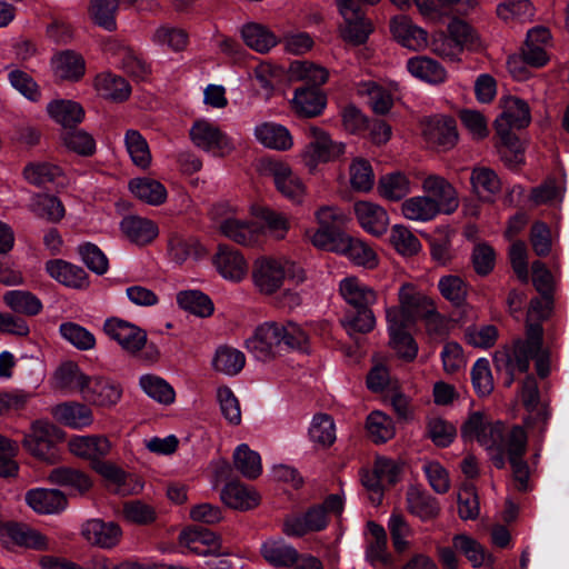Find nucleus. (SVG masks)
Wrapping results in <instances>:
<instances>
[{
  "label": "nucleus",
  "mask_w": 569,
  "mask_h": 569,
  "mask_svg": "<svg viewBox=\"0 0 569 569\" xmlns=\"http://www.w3.org/2000/svg\"><path fill=\"white\" fill-rule=\"evenodd\" d=\"M140 385L150 397L161 403L169 405L174 401V391L172 387L162 378L147 375L140 379Z\"/></svg>",
  "instance_id": "nucleus-62"
},
{
  "label": "nucleus",
  "mask_w": 569,
  "mask_h": 569,
  "mask_svg": "<svg viewBox=\"0 0 569 569\" xmlns=\"http://www.w3.org/2000/svg\"><path fill=\"white\" fill-rule=\"evenodd\" d=\"M81 533L93 546L112 548L120 541L122 532L116 522L91 519L83 525Z\"/></svg>",
  "instance_id": "nucleus-18"
},
{
  "label": "nucleus",
  "mask_w": 569,
  "mask_h": 569,
  "mask_svg": "<svg viewBox=\"0 0 569 569\" xmlns=\"http://www.w3.org/2000/svg\"><path fill=\"white\" fill-rule=\"evenodd\" d=\"M190 138L198 148L217 157H224L234 149V143L228 134L206 120L193 123L190 129Z\"/></svg>",
  "instance_id": "nucleus-11"
},
{
  "label": "nucleus",
  "mask_w": 569,
  "mask_h": 569,
  "mask_svg": "<svg viewBox=\"0 0 569 569\" xmlns=\"http://www.w3.org/2000/svg\"><path fill=\"white\" fill-rule=\"evenodd\" d=\"M519 397L529 416L525 418L527 426L536 421L547 422L550 412L545 403L540 402V392L537 380L533 376H528L521 386Z\"/></svg>",
  "instance_id": "nucleus-16"
},
{
  "label": "nucleus",
  "mask_w": 569,
  "mask_h": 569,
  "mask_svg": "<svg viewBox=\"0 0 569 569\" xmlns=\"http://www.w3.org/2000/svg\"><path fill=\"white\" fill-rule=\"evenodd\" d=\"M500 113V159L511 170L525 162V148L518 131L531 121L528 103L513 96L503 97Z\"/></svg>",
  "instance_id": "nucleus-1"
},
{
  "label": "nucleus",
  "mask_w": 569,
  "mask_h": 569,
  "mask_svg": "<svg viewBox=\"0 0 569 569\" xmlns=\"http://www.w3.org/2000/svg\"><path fill=\"white\" fill-rule=\"evenodd\" d=\"M286 277L305 280V271L293 261L261 258L254 263L252 278L256 287L264 295H272L281 286Z\"/></svg>",
  "instance_id": "nucleus-6"
},
{
  "label": "nucleus",
  "mask_w": 569,
  "mask_h": 569,
  "mask_svg": "<svg viewBox=\"0 0 569 569\" xmlns=\"http://www.w3.org/2000/svg\"><path fill=\"white\" fill-rule=\"evenodd\" d=\"M438 288L441 296L453 307H465L469 288L460 277L453 274L443 276L439 280Z\"/></svg>",
  "instance_id": "nucleus-51"
},
{
  "label": "nucleus",
  "mask_w": 569,
  "mask_h": 569,
  "mask_svg": "<svg viewBox=\"0 0 569 569\" xmlns=\"http://www.w3.org/2000/svg\"><path fill=\"white\" fill-rule=\"evenodd\" d=\"M340 293L346 300L347 309H371L377 301L373 289L361 284L356 278H347L340 283Z\"/></svg>",
  "instance_id": "nucleus-27"
},
{
  "label": "nucleus",
  "mask_w": 569,
  "mask_h": 569,
  "mask_svg": "<svg viewBox=\"0 0 569 569\" xmlns=\"http://www.w3.org/2000/svg\"><path fill=\"white\" fill-rule=\"evenodd\" d=\"M309 435L313 442L323 448L330 447L336 440L333 419L327 413H317L313 417Z\"/></svg>",
  "instance_id": "nucleus-57"
},
{
  "label": "nucleus",
  "mask_w": 569,
  "mask_h": 569,
  "mask_svg": "<svg viewBox=\"0 0 569 569\" xmlns=\"http://www.w3.org/2000/svg\"><path fill=\"white\" fill-rule=\"evenodd\" d=\"M240 32L244 43L257 52L266 53L277 44L276 36L260 23L248 22Z\"/></svg>",
  "instance_id": "nucleus-35"
},
{
  "label": "nucleus",
  "mask_w": 569,
  "mask_h": 569,
  "mask_svg": "<svg viewBox=\"0 0 569 569\" xmlns=\"http://www.w3.org/2000/svg\"><path fill=\"white\" fill-rule=\"evenodd\" d=\"M256 139L267 148L274 150H288L293 141L289 130L273 122H263L254 128Z\"/></svg>",
  "instance_id": "nucleus-29"
},
{
  "label": "nucleus",
  "mask_w": 569,
  "mask_h": 569,
  "mask_svg": "<svg viewBox=\"0 0 569 569\" xmlns=\"http://www.w3.org/2000/svg\"><path fill=\"white\" fill-rule=\"evenodd\" d=\"M122 69L136 79L143 80L150 73V66L141 54L129 47H121L118 53Z\"/></svg>",
  "instance_id": "nucleus-59"
},
{
  "label": "nucleus",
  "mask_w": 569,
  "mask_h": 569,
  "mask_svg": "<svg viewBox=\"0 0 569 569\" xmlns=\"http://www.w3.org/2000/svg\"><path fill=\"white\" fill-rule=\"evenodd\" d=\"M48 479L56 485L70 487L79 495H86L92 488L90 477L78 469L59 467L50 471Z\"/></svg>",
  "instance_id": "nucleus-34"
},
{
  "label": "nucleus",
  "mask_w": 569,
  "mask_h": 569,
  "mask_svg": "<svg viewBox=\"0 0 569 569\" xmlns=\"http://www.w3.org/2000/svg\"><path fill=\"white\" fill-rule=\"evenodd\" d=\"M57 386L60 389L78 390L82 392L90 377L80 371L77 363L68 361L62 363L54 373Z\"/></svg>",
  "instance_id": "nucleus-50"
},
{
  "label": "nucleus",
  "mask_w": 569,
  "mask_h": 569,
  "mask_svg": "<svg viewBox=\"0 0 569 569\" xmlns=\"http://www.w3.org/2000/svg\"><path fill=\"white\" fill-rule=\"evenodd\" d=\"M212 262L217 271L231 281H240L248 272V263L243 254L233 247L219 244L218 250L212 257Z\"/></svg>",
  "instance_id": "nucleus-15"
},
{
  "label": "nucleus",
  "mask_w": 569,
  "mask_h": 569,
  "mask_svg": "<svg viewBox=\"0 0 569 569\" xmlns=\"http://www.w3.org/2000/svg\"><path fill=\"white\" fill-rule=\"evenodd\" d=\"M292 81L305 82L301 88H319L328 80L329 72L326 68L310 61H295L289 68Z\"/></svg>",
  "instance_id": "nucleus-32"
},
{
  "label": "nucleus",
  "mask_w": 569,
  "mask_h": 569,
  "mask_svg": "<svg viewBox=\"0 0 569 569\" xmlns=\"http://www.w3.org/2000/svg\"><path fill=\"white\" fill-rule=\"evenodd\" d=\"M64 432L56 425L36 420L32 422L30 432L22 439V447L34 458L54 463L57 459L56 445L64 440Z\"/></svg>",
  "instance_id": "nucleus-7"
},
{
  "label": "nucleus",
  "mask_w": 569,
  "mask_h": 569,
  "mask_svg": "<svg viewBox=\"0 0 569 569\" xmlns=\"http://www.w3.org/2000/svg\"><path fill=\"white\" fill-rule=\"evenodd\" d=\"M57 77L66 80H79L84 74V60L73 51H63L52 60Z\"/></svg>",
  "instance_id": "nucleus-39"
},
{
  "label": "nucleus",
  "mask_w": 569,
  "mask_h": 569,
  "mask_svg": "<svg viewBox=\"0 0 569 569\" xmlns=\"http://www.w3.org/2000/svg\"><path fill=\"white\" fill-rule=\"evenodd\" d=\"M391 32L396 40L411 50H421L428 46V33L416 26L408 17L400 16L391 20Z\"/></svg>",
  "instance_id": "nucleus-17"
},
{
  "label": "nucleus",
  "mask_w": 569,
  "mask_h": 569,
  "mask_svg": "<svg viewBox=\"0 0 569 569\" xmlns=\"http://www.w3.org/2000/svg\"><path fill=\"white\" fill-rule=\"evenodd\" d=\"M378 191L381 197L399 201L411 191V181L401 171H393L381 176L378 180Z\"/></svg>",
  "instance_id": "nucleus-36"
},
{
  "label": "nucleus",
  "mask_w": 569,
  "mask_h": 569,
  "mask_svg": "<svg viewBox=\"0 0 569 569\" xmlns=\"http://www.w3.org/2000/svg\"><path fill=\"white\" fill-rule=\"evenodd\" d=\"M399 301L400 309L415 315L416 319L420 317L426 309H429L433 305L431 299L419 292H415L409 284H403L401 287L399 291Z\"/></svg>",
  "instance_id": "nucleus-61"
},
{
  "label": "nucleus",
  "mask_w": 569,
  "mask_h": 569,
  "mask_svg": "<svg viewBox=\"0 0 569 569\" xmlns=\"http://www.w3.org/2000/svg\"><path fill=\"white\" fill-rule=\"evenodd\" d=\"M151 40L157 46L168 47L173 51H181L187 47L188 36L182 29L160 26L154 30Z\"/></svg>",
  "instance_id": "nucleus-58"
},
{
  "label": "nucleus",
  "mask_w": 569,
  "mask_h": 569,
  "mask_svg": "<svg viewBox=\"0 0 569 569\" xmlns=\"http://www.w3.org/2000/svg\"><path fill=\"white\" fill-rule=\"evenodd\" d=\"M532 358L536 359L538 376L546 378L550 372V358L549 352L542 349V327L541 325L529 323L527 339L517 341L512 351L507 353L506 367L510 372L507 386L512 383L516 370L520 372L528 370Z\"/></svg>",
  "instance_id": "nucleus-4"
},
{
  "label": "nucleus",
  "mask_w": 569,
  "mask_h": 569,
  "mask_svg": "<svg viewBox=\"0 0 569 569\" xmlns=\"http://www.w3.org/2000/svg\"><path fill=\"white\" fill-rule=\"evenodd\" d=\"M120 227L123 234L138 246L151 243L159 233L158 226L152 220L141 216H124Z\"/></svg>",
  "instance_id": "nucleus-20"
},
{
  "label": "nucleus",
  "mask_w": 569,
  "mask_h": 569,
  "mask_svg": "<svg viewBox=\"0 0 569 569\" xmlns=\"http://www.w3.org/2000/svg\"><path fill=\"white\" fill-rule=\"evenodd\" d=\"M305 237L320 250L338 252L345 240L346 233L333 222L327 220H319L317 229H307Z\"/></svg>",
  "instance_id": "nucleus-23"
},
{
  "label": "nucleus",
  "mask_w": 569,
  "mask_h": 569,
  "mask_svg": "<svg viewBox=\"0 0 569 569\" xmlns=\"http://www.w3.org/2000/svg\"><path fill=\"white\" fill-rule=\"evenodd\" d=\"M26 501L41 515L58 513L68 505L66 495L58 489H31L26 493Z\"/></svg>",
  "instance_id": "nucleus-19"
},
{
  "label": "nucleus",
  "mask_w": 569,
  "mask_h": 569,
  "mask_svg": "<svg viewBox=\"0 0 569 569\" xmlns=\"http://www.w3.org/2000/svg\"><path fill=\"white\" fill-rule=\"evenodd\" d=\"M458 118L472 139L482 140L488 137V120L480 111L465 108L458 111Z\"/></svg>",
  "instance_id": "nucleus-60"
},
{
  "label": "nucleus",
  "mask_w": 569,
  "mask_h": 569,
  "mask_svg": "<svg viewBox=\"0 0 569 569\" xmlns=\"http://www.w3.org/2000/svg\"><path fill=\"white\" fill-rule=\"evenodd\" d=\"M309 143L302 151V159L309 169H315L319 163L333 161L345 153L346 146L333 141L321 128L311 126L308 128Z\"/></svg>",
  "instance_id": "nucleus-10"
},
{
  "label": "nucleus",
  "mask_w": 569,
  "mask_h": 569,
  "mask_svg": "<svg viewBox=\"0 0 569 569\" xmlns=\"http://www.w3.org/2000/svg\"><path fill=\"white\" fill-rule=\"evenodd\" d=\"M266 174L272 177L277 190L293 202H300L305 196V184L291 167L276 159H264L261 162Z\"/></svg>",
  "instance_id": "nucleus-12"
},
{
  "label": "nucleus",
  "mask_w": 569,
  "mask_h": 569,
  "mask_svg": "<svg viewBox=\"0 0 569 569\" xmlns=\"http://www.w3.org/2000/svg\"><path fill=\"white\" fill-rule=\"evenodd\" d=\"M94 87L101 97L118 102L128 99L131 92L129 83L122 77L109 72L97 76Z\"/></svg>",
  "instance_id": "nucleus-38"
},
{
  "label": "nucleus",
  "mask_w": 569,
  "mask_h": 569,
  "mask_svg": "<svg viewBox=\"0 0 569 569\" xmlns=\"http://www.w3.org/2000/svg\"><path fill=\"white\" fill-rule=\"evenodd\" d=\"M236 469L248 479H256L261 473L260 456L247 445L239 446L233 453Z\"/></svg>",
  "instance_id": "nucleus-52"
},
{
  "label": "nucleus",
  "mask_w": 569,
  "mask_h": 569,
  "mask_svg": "<svg viewBox=\"0 0 569 569\" xmlns=\"http://www.w3.org/2000/svg\"><path fill=\"white\" fill-rule=\"evenodd\" d=\"M23 176L34 186L56 183L58 187H64L67 184L62 169L49 162L29 163L23 170Z\"/></svg>",
  "instance_id": "nucleus-31"
},
{
  "label": "nucleus",
  "mask_w": 569,
  "mask_h": 569,
  "mask_svg": "<svg viewBox=\"0 0 569 569\" xmlns=\"http://www.w3.org/2000/svg\"><path fill=\"white\" fill-rule=\"evenodd\" d=\"M407 69L413 77L428 83H441L447 77L445 68L438 61L426 56L409 59Z\"/></svg>",
  "instance_id": "nucleus-33"
},
{
  "label": "nucleus",
  "mask_w": 569,
  "mask_h": 569,
  "mask_svg": "<svg viewBox=\"0 0 569 569\" xmlns=\"http://www.w3.org/2000/svg\"><path fill=\"white\" fill-rule=\"evenodd\" d=\"M103 330L130 353H137L147 343L144 330L118 318L108 319L104 322Z\"/></svg>",
  "instance_id": "nucleus-13"
},
{
  "label": "nucleus",
  "mask_w": 569,
  "mask_h": 569,
  "mask_svg": "<svg viewBox=\"0 0 569 569\" xmlns=\"http://www.w3.org/2000/svg\"><path fill=\"white\" fill-rule=\"evenodd\" d=\"M453 548L460 551L473 567H480L488 560L490 563L493 562V558L487 552L485 547L476 539L467 535H456L452 538Z\"/></svg>",
  "instance_id": "nucleus-45"
},
{
  "label": "nucleus",
  "mask_w": 569,
  "mask_h": 569,
  "mask_svg": "<svg viewBox=\"0 0 569 569\" xmlns=\"http://www.w3.org/2000/svg\"><path fill=\"white\" fill-rule=\"evenodd\" d=\"M3 300L13 311L27 316H36L42 309L41 301L29 291H9Z\"/></svg>",
  "instance_id": "nucleus-54"
},
{
  "label": "nucleus",
  "mask_w": 569,
  "mask_h": 569,
  "mask_svg": "<svg viewBox=\"0 0 569 569\" xmlns=\"http://www.w3.org/2000/svg\"><path fill=\"white\" fill-rule=\"evenodd\" d=\"M261 228L257 220L239 219L236 217H230L220 224V231L223 236L244 246L258 240Z\"/></svg>",
  "instance_id": "nucleus-26"
},
{
  "label": "nucleus",
  "mask_w": 569,
  "mask_h": 569,
  "mask_svg": "<svg viewBox=\"0 0 569 569\" xmlns=\"http://www.w3.org/2000/svg\"><path fill=\"white\" fill-rule=\"evenodd\" d=\"M49 116L64 128H72L84 117L83 108L76 101L54 100L47 106Z\"/></svg>",
  "instance_id": "nucleus-37"
},
{
  "label": "nucleus",
  "mask_w": 569,
  "mask_h": 569,
  "mask_svg": "<svg viewBox=\"0 0 569 569\" xmlns=\"http://www.w3.org/2000/svg\"><path fill=\"white\" fill-rule=\"evenodd\" d=\"M465 441L476 439L486 450L491 451V461L498 467V422L492 421L485 412H471L460 428Z\"/></svg>",
  "instance_id": "nucleus-9"
},
{
  "label": "nucleus",
  "mask_w": 569,
  "mask_h": 569,
  "mask_svg": "<svg viewBox=\"0 0 569 569\" xmlns=\"http://www.w3.org/2000/svg\"><path fill=\"white\" fill-rule=\"evenodd\" d=\"M327 106V97L319 88H297L292 107L302 117L313 118L322 113Z\"/></svg>",
  "instance_id": "nucleus-24"
},
{
  "label": "nucleus",
  "mask_w": 569,
  "mask_h": 569,
  "mask_svg": "<svg viewBox=\"0 0 569 569\" xmlns=\"http://www.w3.org/2000/svg\"><path fill=\"white\" fill-rule=\"evenodd\" d=\"M177 300L182 309L198 317H209L213 312L212 301L201 291H181L178 293Z\"/></svg>",
  "instance_id": "nucleus-53"
},
{
  "label": "nucleus",
  "mask_w": 569,
  "mask_h": 569,
  "mask_svg": "<svg viewBox=\"0 0 569 569\" xmlns=\"http://www.w3.org/2000/svg\"><path fill=\"white\" fill-rule=\"evenodd\" d=\"M46 269L53 279L67 287L81 289L88 284L87 272L81 267L64 260L48 261Z\"/></svg>",
  "instance_id": "nucleus-28"
},
{
  "label": "nucleus",
  "mask_w": 569,
  "mask_h": 569,
  "mask_svg": "<svg viewBox=\"0 0 569 569\" xmlns=\"http://www.w3.org/2000/svg\"><path fill=\"white\" fill-rule=\"evenodd\" d=\"M220 498L229 508L246 511L260 503L259 493L239 481L228 482L221 490Z\"/></svg>",
  "instance_id": "nucleus-21"
},
{
  "label": "nucleus",
  "mask_w": 569,
  "mask_h": 569,
  "mask_svg": "<svg viewBox=\"0 0 569 569\" xmlns=\"http://www.w3.org/2000/svg\"><path fill=\"white\" fill-rule=\"evenodd\" d=\"M3 530L19 546L42 549L47 545L46 537L27 525L8 522L3 525Z\"/></svg>",
  "instance_id": "nucleus-47"
},
{
  "label": "nucleus",
  "mask_w": 569,
  "mask_h": 569,
  "mask_svg": "<svg viewBox=\"0 0 569 569\" xmlns=\"http://www.w3.org/2000/svg\"><path fill=\"white\" fill-rule=\"evenodd\" d=\"M53 415L59 421L73 428L88 426L92 421L91 409L79 402L58 405L53 409Z\"/></svg>",
  "instance_id": "nucleus-43"
},
{
  "label": "nucleus",
  "mask_w": 569,
  "mask_h": 569,
  "mask_svg": "<svg viewBox=\"0 0 569 569\" xmlns=\"http://www.w3.org/2000/svg\"><path fill=\"white\" fill-rule=\"evenodd\" d=\"M261 552L263 558L276 567H290L299 559V553L296 549L279 542L264 543Z\"/></svg>",
  "instance_id": "nucleus-56"
},
{
  "label": "nucleus",
  "mask_w": 569,
  "mask_h": 569,
  "mask_svg": "<svg viewBox=\"0 0 569 569\" xmlns=\"http://www.w3.org/2000/svg\"><path fill=\"white\" fill-rule=\"evenodd\" d=\"M338 253L346 254L351 261L358 266L372 269L377 266V254L365 242L353 239L346 234L345 240L338 247Z\"/></svg>",
  "instance_id": "nucleus-40"
},
{
  "label": "nucleus",
  "mask_w": 569,
  "mask_h": 569,
  "mask_svg": "<svg viewBox=\"0 0 569 569\" xmlns=\"http://www.w3.org/2000/svg\"><path fill=\"white\" fill-rule=\"evenodd\" d=\"M426 141L440 150L453 148L458 141L456 121L449 117H433L422 122Z\"/></svg>",
  "instance_id": "nucleus-14"
},
{
  "label": "nucleus",
  "mask_w": 569,
  "mask_h": 569,
  "mask_svg": "<svg viewBox=\"0 0 569 569\" xmlns=\"http://www.w3.org/2000/svg\"><path fill=\"white\" fill-rule=\"evenodd\" d=\"M458 513L462 520H473L479 516V502L472 483H463L458 492Z\"/></svg>",
  "instance_id": "nucleus-64"
},
{
  "label": "nucleus",
  "mask_w": 569,
  "mask_h": 569,
  "mask_svg": "<svg viewBox=\"0 0 569 569\" xmlns=\"http://www.w3.org/2000/svg\"><path fill=\"white\" fill-rule=\"evenodd\" d=\"M470 180L473 192L480 200L487 202H493L496 200L498 179L493 170L485 167L475 168Z\"/></svg>",
  "instance_id": "nucleus-42"
},
{
  "label": "nucleus",
  "mask_w": 569,
  "mask_h": 569,
  "mask_svg": "<svg viewBox=\"0 0 569 569\" xmlns=\"http://www.w3.org/2000/svg\"><path fill=\"white\" fill-rule=\"evenodd\" d=\"M129 189L138 199L153 206L161 204L167 198V190L163 184L150 178L131 180Z\"/></svg>",
  "instance_id": "nucleus-41"
},
{
  "label": "nucleus",
  "mask_w": 569,
  "mask_h": 569,
  "mask_svg": "<svg viewBox=\"0 0 569 569\" xmlns=\"http://www.w3.org/2000/svg\"><path fill=\"white\" fill-rule=\"evenodd\" d=\"M528 437L521 426H513L500 441V451L506 456L512 475V486L518 491L529 488V466L525 460Z\"/></svg>",
  "instance_id": "nucleus-5"
},
{
  "label": "nucleus",
  "mask_w": 569,
  "mask_h": 569,
  "mask_svg": "<svg viewBox=\"0 0 569 569\" xmlns=\"http://www.w3.org/2000/svg\"><path fill=\"white\" fill-rule=\"evenodd\" d=\"M124 144L132 162L141 168L147 169L151 164V152L147 140L134 129H129L124 133Z\"/></svg>",
  "instance_id": "nucleus-46"
},
{
  "label": "nucleus",
  "mask_w": 569,
  "mask_h": 569,
  "mask_svg": "<svg viewBox=\"0 0 569 569\" xmlns=\"http://www.w3.org/2000/svg\"><path fill=\"white\" fill-rule=\"evenodd\" d=\"M340 322L347 333L352 337L355 333L366 335L372 331L376 317L371 309H346Z\"/></svg>",
  "instance_id": "nucleus-44"
},
{
  "label": "nucleus",
  "mask_w": 569,
  "mask_h": 569,
  "mask_svg": "<svg viewBox=\"0 0 569 569\" xmlns=\"http://www.w3.org/2000/svg\"><path fill=\"white\" fill-rule=\"evenodd\" d=\"M423 196H416L402 202V211L410 213H453L459 208L456 188L443 177L427 176L421 183Z\"/></svg>",
  "instance_id": "nucleus-3"
},
{
  "label": "nucleus",
  "mask_w": 569,
  "mask_h": 569,
  "mask_svg": "<svg viewBox=\"0 0 569 569\" xmlns=\"http://www.w3.org/2000/svg\"><path fill=\"white\" fill-rule=\"evenodd\" d=\"M81 393L84 400L96 406L110 407L119 401L121 389L101 377H90Z\"/></svg>",
  "instance_id": "nucleus-22"
},
{
  "label": "nucleus",
  "mask_w": 569,
  "mask_h": 569,
  "mask_svg": "<svg viewBox=\"0 0 569 569\" xmlns=\"http://www.w3.org/2000/svg\"><path fill=\"white\" fill-rule=\"evenodd\" d=\"M407 505L408 511L421 520H432L440 512L438 500L415 486H411L407 491Z\"/></svg>",
  "instance_id": "nucleus-30"
},
{
  "label": "nucleus",
  "mask_w": 569,
  "mask_h": 569,
  "mask_svg": "<svg viewBox=\"0 0 569 569\" xmlns=\"http://www.w3.org/2000/svg\"><path fill=\"white\" fill-rule=\"evenodd\" d=\"M69 449L74 456L88 459L91 467L96 459L109 455L111 443L104 436L77 437L69 441Z\"/></svg>",
  "instance_id": "nucleus-25"
},
{
  "label": "nucleus",
  "mask_w": 569,
  "mask_h": 569,
  "mask_svg": "<svg viewBox=\"0 0 569 569\" xmlns=\"http://www.w3.org/2000/svg\"><path fill=\"white\" fill-rule=\"evenodd\" d=\"M307 340L306 332L293 322L287 325L267 322L256 329L254 335L247 340L246 345L257 358L269 359L282 351L301 349Z\"/></svg>",
  "instance_id": "nucleus-2"
},
{
  "label": "nucleus",
  "mask_w": 569,
  "mask_h": 569,
  "mask_svg": "<svg viewBox=\"0 0 569 569\" xmlns=\"http://www.w3.org/2000/svg\"><path fill=\"white\" fill-rule=\"evenodd\" d=\"M343 23L340 26L341 38L355 46L365 43L373 31L372 22L366 17L357 0H336Z\"/></svg>",
  "instance_id": "nucleus-8"
},
{
  "label": "nucleus",
  "mask_w": 569,
  "mask_h": 569,
  "mask_svg": "<svg viewBox=\"0 0 569 569\" xmlns=\"http://www.w3.org/2000/svg\"><path fill=\"white\" fill-rule=\"evenodd\" d=\"M349 181L356 191H370L375 184V173L370 162L363 158L353 159L349 166Z\"/></svg>",
  "instance_id": "nucleus-49"
},
{
  "label": "nucleus",
  "mask_w": 569,
  "mask_h": 569,
  "mask_svg": "<svg viewBox=\"0 0 569 569\" xmlns=\"http://www.w3.org/2000/svg\"><path fill=\"white\" fill-rule=\"evenodd\" d=\"M370 438L376 443L386 442L395 436L392 419L381 411H373L366 423Z\"/></svg>",
  "instance_id": "nucleus-55"
},
{
  "label": "nucleus",
  "mask_w": 569,
  "mask_h": 569,
  "mask_svg": "<svg viewBox=\"0 0 569 569\" xmlns=\"http://www.w3.org/2000/svg\"><path fill=\"white\" fill-rule=\"evenodd\" d=\"M244 355L228 346L218 348L212 362L217 371L229 376L239 373L244 367Z\"/></svg>",
  "instance_id": "nucleus-48"
},
{
  "label": "nucleus",
  "mask_w": 569,
  "mask_h": 569,
  "mask_svg": "<svg viewBox=\"0 0 569 569\" xmlns=\"http://www.w3.org/2000/svg\"><path fill=\"white\" fill-rule=\"evenodd\" d=\"M471 380L475 390L480 397L490 395L495 383L489 361L485 358L478 359L471 371Z\"/></svg>",
  "instance_id": "nucleus-63"
}]
</instances>
